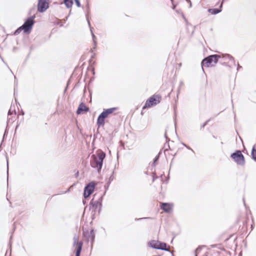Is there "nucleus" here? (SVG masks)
<instances>
[{
	"label": "nucleus",
	"instance_id": "obj_6",
	"mask_svg": "<svg viewBox=\"0 0 256 256\" xmlns=\"http://www.w3.org/2000/svg\"><path fill=\"white\" fill-rule=\"evenodd\" d=\"M231 158L239 165L242 166L244 164V156L240 150H237L236 152L232 153L231 154Z\"/></svg>",
	"mask_w": 256,
	"mask_h": 256
},
{
	"label": "nucleus",
	"instance_id": "obj_11",
	"mask_svg": "<svg viewBox=\"0 0 256 256\" xmlns=\"http://www.w3.org/2000/svg\"><path fill=\"white\" fill-rule=\"evenodd\" d=\"M160 208L164 212H169L172 209V206L168 203H161Z\"/></svg>",
	"mask_w": 256,
	"mask_h": 256
},
{
	"label": "nucleus",
	"instance_id": "obj_16",
	"mask_svg": "<svg viewBox=\"0 0 256 256\" xmlns=\"http://www.w3.org/2000/svg\"><path fill=\"white\" fill-rule=\"evenodd\" d=\"M76 256H80V252L82 251V244H80L79 246L76 248Z\"/></svg>",
	"mask_w": 256,
	"mask_h": 256
},
{
	"label": "nucleus",
	"instance_id": "obj_7",
	"mask_svg": "<svg viewBox=\"0 0 256 256\" xmlns=\"http://www.w3.org/2000/svg\"><path fill=\"white\" fill-rule=\"evenodd\" d=\"M49 7L48 0H38V10L40 12H44Z\"/></svg>",
	"mask_w": 256,
	"mask_h": 256
},
{
	"label": "nucleus",
	"instance_id": "obj_3",
	"mask_svg": "<svg viewBox=\"0 0 256 256\" xmlns=\"http://www.w3.org/2000/svg\"><path fill=\"white\" fill-rule=\"evenodd\" d=\"M220 56L218 54H214L210 56L204 58L202 62V67L204 70L203 67H209L213 66L214 64L217 63L218 59L220 58Z\"/></svg>",
	"mask_w": 256,
	"mask_h": 256
},
{
	"label": "nucleus",
	"instance_id": "obj_13",
	"mask_svg": "<svg viewBox=\"0 0 256 256\" xmlns=\"http://www.w3.org/2000/svg\"><path fill=\"white\" fill-rule=\"evenodd\" d=\"M73 246H76V248H78L80 244H82V242H78V236L76 235V234L74 235L73 238Z\"/></svg>",
	"mask_w": 256,
	"mask_h": 256
},
{
	"label": "nucleus",
	"instance_id": "obj_19",
	"mask_svg": "<svg viewBox=\"0 0 256 256\" xmlns=\"http://www.w3.org/2000/svg\"><path fill=\"white\" fill-rule=\"evenodd\" d=\"M223 57L224 58H228L230 60H232L234 61V58L232 56H230L228 54H224Z\"/></svg>",
	"mask_w": 256,
	"mask_h": 256
},
{
	"label": "nucleus",
	"instance_id": "obj_27",
	"mask_svg": "<svg viewBox=\"0 0 256 256\" xmlns=\"http://www.w3.org/2000/svg\"><path fill=\"white\" fill-rule=\"evenodd\" d=\"M172 2V4H173V6H172V9L174 10L176 8V5L174 4H173V0H170Z\"/></svg>",
	"mask_w": 256,
	"mask_h": 256
},
{
	"label": "nucleus",
	"instance_id": "obj_10",
	"mask_svg": "<svg viewBox=\"0 0 256 256\" xmlns=\"http://www.w3.org/2000/svg\"><path fill=\"white\" fill-rule=\"evenodd\" d=\"M100 198H99L98 200H92L90 202V206L94 210H96L98 208H100L102 206V204L100 202Z\"/></svg>",
	"mask_w": 256,
	"mask_h": 256
},
{
	"label": "nucleus",
	"instance_id": "obj_33",
	"mask_svg": "<svg viewBox=\"0 0 256 256\" xmlns=\"http://www.w3.org/2000/svg\"><path fill=\"white\" fill-rule=\"evenodd\" d=\"M222 4H221L220 7L222 8Z\"/></svg>",
	"mask_w": 256,
	"mask_h": 256
},
{
	"label": "nucleus",
	"instance_id": "obj_26",
	"mask_svg": "<svg viewBox=\"0 0 256 256\" xmlns=\"http://www.w3.org/2000/svg\"><path fill=\"white\" fill-rule=\"evenodd\" d=\"M12 114V111L11 108H10L8 112V114L10 115Z\"/></svg>",
	"mask_w": 256,
	"mask_h": 256
},
{
	"label": "nucleus",
	"instance_id": "obj_2",
	"mask_svg": "<svg viewBox=\"0 0 256 256\" xmlns=\"http://www.w3.org/2000/svg\"><path fill=\"white\" fill-rule=\"evenodd\" d=\"M116 108H112L104 110L98 118L96 122L98 126H104V119L116 111Z\"/></svg>",
	"mask_w": 256,
	"mask_h": 256
},
{
	"label": "nucleus",
	"instance_id": "obj_8",
	"mask_svg": "<svg viewBox=\"0 0 256 256\" xmlns=\"http://www.w3.org/2000/svg\"><path fill=\"white\" fill-rule=\"evenodd\" d=\"M150 244L152 248H154L156 249L168 251V250L166 248V243H162L153 240L150 242Z\"/></svg>",
	"mask_w": 256,
	"mask_h": 256
},
{
	"label": "nucleus",
	"instance_id": "obj_17",
	"mask_svg": "<svg viewBox=\"0 0 256 256\" xmlns=\"http://www.w3.org/2000/svg\"><path fill=\"white\" fill-rule=\"evenodd\" d=\"M89 237L91 239L92 244L94 241V238H95V235H94V231L93 230H92L90 232Z\"/></svg>",
	"mask_w": 256,
	"mask_h": 256
},
{
	"label": "nucleus",
	"instance_id": "obj_18",
	"mask_svg": "<svg viewBox=\"0 0 256 256\" xmlns=\"http://www.w3.org/2000/svg\"><path fill=\"white\" fill-rule=\"evenodd\" d=\"M252 156L254 160H256V150L254 147L252 150Z\"/></svg>",
	"mask_w": 256,
	"mask_h": 256
},
{
	"label": "nucleus",
	"instance_id": "obj_21",
	"mask_svg": "<svg viewBox=\"0 0 256 256\" xmlns=\"http://www.w3.org/2000/svg\"><path fill=\"white\" fill-rule=\"evenodd\" d=\"M202 248V247L199 246L196 250L195 256H198V254H199V252L201 250Z\"/></svg>",
	"mask_w": 256,
	"mask_h": 256
},
{
	"label": "nucleus",
	"instance_id": "obj_29",
	"mask_svg": "<svg viewBox=\"0 0 256 256\" xmlns=\"http://www.w3.org/2000/svg\"><path fill=\"white\" fill-rule=\"evenodd\" d=\"M186 0L188 2H190V7H191V6H192V3H191L190 0Z\"/></svg>",
	"mask_w": 256,
	"mask_h": 256
},
{
	"label": "nucleus",
	"instance_id": "obj_9",
	"mask_svg": "<svg viewBox=\"0 0 256 256\" xmlns=\"http://www.w3.org/2000/svg\"><path fill=\"white\" fill-rule=\"evenodd\" d=\"M95 186L94 182L88 184L84 188V196L85 198L88 197L93 192Z\"/></svg>",
	"mask_w": 256,
	"mask_h": 256
},
{
	"label": "nucleus",
	"instance_id": "obj_24",
	"mask_svg": "<svg viewBox=\"0 0 256 256\" xmlns=\"http://www.w3.org/2000/svg\"><path fill=\"white\" fill-rule=\"evenodd\" d=\"M182 144L186 146L188 149V150H192L193 152H194V150L190 147L186 145V144Z\"/></svg>",
	"mask_w": 256,
	"mask_h": 256
},
{
	"label": "nucleus",
	"instance_id": "obj_15",
	"mask_svg": "<svg viewBox=\"0 0 256 256\" xmlns=\"http://www.w3.org/2000/svg\"><path fill=\"white\" fill-rule=\"evenodd\" d=\"M208 12L211 13L212 14H216L219 12H220L222 10L218 8H210L208 10Z\"/></svg>",
	"mask_w": 256,
	"mask_h": 256
},
{
	"label": "nucleus",
	"instance_id": "obj_23",
	"mask_svg": "<svg viewBox=\"0 0 256 256\" xmlns=\"http://www.w3.org/2000/svg\"><path fill=\"white\" fill-rule=\"evenodd\" d=\"M91 30V32H92V34L93 41L94 42V45L96 46V40H95L96 36H95L94 34L92 33V30Z\"/></svg>",
	"mask_w": 256,
	"mask_h": 256
},
{
	"label": "nucleus",
	"instance_id": "obj_14",
	"mask_svg": "<svg viewBox=\"0 0 256 256\" xmlns=\"http://www.w3.org/2000/svg\"><path fill=\"white\" fill-rule=\"evenodd\" d=\"M64 2L67 8H72L73 4L72 0H64Z\"/></svg>",
	"mask_w": 256,
	"mask_h": 256
},
{
	"label": "nucleus",
	"instance_id": "obj_28",
	"mask_svg": "<svg viewBox=\"0 0 256 256\" xmlns=\"http://www.w3.org/2000/svg\"><path fill=\"white\" fill-rule=\"evenodd\" d=\"M158 158V156H157L156 157V158H154V162H155Z\"/></svg>",
	"mask_w": 256,
	"mask_h": 256
},
{
	"label": "nucleus",
	"instance_id": "obj_25",
	"mask_svg": "<svg viewBox=\"0 0 256 256\" xmlns=\"http://www.w3.org/2000/svg\"><path fill=\"white\" fill-rule=\"evenodd\" d=\"M207 123H208V121H206L204 124H203L201 128H204L206 125Z\"/></svg>",
	"mask_w": 256,
	"mask_h": 256
},
{
	"label": "nucleus",
	"instance_id": "obj_1",
	"mask_svg": "<svg viewBox=\"0 0 256 256\" xmlns=\"http://www.w3.org/2000/svg\"><path fill=\"white\" fill-rule=\"evenodd\" d=\"M106 157V154L100 150L96 152V154H92L90 158V164L92 167L96 168L98 172L102 169L103 160Z\"/></svg>",
	"mask_w": 256,
	"mask_h": 256
},
{
	"label": "nucleus",
	"instance_id": "obj_32",
	"mask_svg": "<svg viewBox=\"0 0 256 256\" xmlns=\"http://www.w3.org/2000/svg\"><path fill=\"white\" fill-rule=\"evenodd\" d=\"M88 24L90 25V22L88 21Z\"/></svg>",
	"mask_w": 256,
	"mask_h": 256
},
{
	"label": "nucleus",
	"instance_id": "obj_31",
	"mask_svg": "<svg viewBox=\"0 0 256 256\" xmlns=\"http://www.w3.org/2000/svg\"><path fill=\"white\" fill-rule=\"evenodd\" d=\"M165 137L166 138H167V136H166V134H165Z\"/></svg>",
	"mask_w": 256,
	"mask_h": 256
},
{
	"label": "nucleus",
	"instance_id": "obj_20",
	"mask_svg": "<svg viewBox=\"0 0 256 256\" xmlns=\"http://www.w3.org/2000/svg\"><path fill=\"white\" fill-rule=\"evenodd\" d=\"M22 30H23V28H22V26H20L19 28H18L14 32V34L15 35H18V34H19L21 32Z\"/></svg>",
	"mask_w": 256,
	"mask_h": 256
},
{
	"label": "nucleus",
	"instance_id": "obj_22",
	"mask_svg": "<svg viewBox=\"0 0 256 256\" xmlns=\"http://www.w3.org/2000/svg\"><path fill=\"white\" fill-rule=\"evenodd\" d=\"M74 1L78 7L80 8L81 6V4L79 0H74Z\"/></svg>",
	"mask_w": 256,
	"mask_h": 256
},
{
	"label": "nucleus",
	"instance_id": "obj_4",
	"mask_svg": "<svg viewBox=\"0 0 256 256\" xmlns=\"http://www.w3.org/2000/svg\"><path fill=\"white\" fill-rule=\"evenodd\" d=\"M161 96L158 94H154L150 97L146 102L142 109L150 108L159 104L160 102Z\"/></svg>",
	"mask_w": 256,
	"mask_h": 256
},
{
	"label": "nucleus",
	"instance_id": "obj_12",
	"mask_svg": "<svg viewBox=\"0 0 256 256\" xmlns=\"http://www.w3.org/2000/svg\"><path fill=\"white\" fill-rule=\"evenodd\" d=\"M88 108L84 104H80L77 110L78 114H81L84 112H88Z\"/></svg>",
	"mask_w": 256,
	"mask_h": 256
},
{
	"label": "nucleus",
	"instance_id": "obj_30",
	"mask_svg": "<svg viewBox=\"0 0 256 256\" xmlns=\"http://www.w3.org/2000/svg\"><path fill=\"white\" fill-rule=\"evenodd\" d=\"M240 68H242V66L238 64V70Z\"/></svg>",
	"mask_w": 256,
	"mask_h": 256
},
{
	"label": "nucleus",
	"instance_id": "obj_5",
	"mask_svg": "<svg viewBox=\"0 0 256 256\" xmlns=\"http://www.w3.org/2000/svg\"><path fill=\"white\" fill-rule=\"evenodd\" d=\"M34 16L28 18L24 23L22 26L23 30L26 34H30L34 24Z\"/></svg>",
	"mask_w": 256,
	"mask_h": 256
}]
</instances>
